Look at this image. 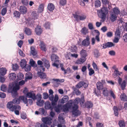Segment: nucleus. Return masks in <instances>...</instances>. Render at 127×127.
<instances>
[{"mask_svg":"<svg viewBox=\"0 0 127 127\" xmlns=\"http://www.w3.org/2000/svg\"><path fill=\"white\" fill-rule=\"evenodd\" d=\"M77 47L75 45H73L71 47V52H76L77 51Z\"/></svg>","mask_w":127,"mask_h":127,"instance_id":"obj_56","label":"nucleus"},{"mask_svg":"<svg viewBox=\"0 0 127 127\" xmlns=\"http://www.w3.org/2000/svg\"><path fill=\"white\" fill-rule=\"evenodd\" d=\"M113 109L114 110V113L115 115L116 116H117L118 114L117 108L116 106H114L113 108Z\"/></svg>","mask_w":127,"mask_h":127,"instance_id":"obj_49","label":"nucleus"},{"mask_svg":"<svg viewBox=\"0 0 127 127\" xmlns=\"http://www.w3.org/2000/svg\"><path fill=\"white\" fill-rule=\"evenodd\" d=\"M96 85L98 90H102L103 88V86L102 82H98L97 83Z\"/></svg>","mask_w":127,"mask_h":127,"instance_id":"obj_19","label":"nucleus"},{"mask_svg":"<svg viewBox=\"0 0 127 127\" xmlns=\"http://www.w3.org/2000/svg\"><path fill=\"white\" fill-rule=\"evenodd\" d=\"M117 17V16L116 15L113 13L111 14L110 18L111 21L114 22L116 19Z\"/></svg>","mask_w":127,"mask_h":127,"instance_id":"obj_25","label":"nucleus"},{"mask_svg":"<svg viewBox=\"0 0 127 127\" xmlns=\"http://www.w3.org/2000/svg\"><path fill=\"white\" fill-rule=\"evenodd\" d=\"M30 64L32 66L35 67L36 66V64L32 59H31L30 60Z\"/></svg>","mask_w":127,"mask_h":127,"instance_id":"obj_47","label":"nucleus"},{"mask_svg":"<svg viewBox=\"0 0 127 127\" xmlns=\"http://www.w3.org/2000/svg\"><path fill=\"white\" fill-rule=\"evenodd\" d=\"M37 74L40 78L45 79L46 77V73L43 72L45 70V68L43 66L38 67L37 68Z\"/></svg>","mask_w":127,"mask_h":127,"instance_id":"obj_4","label":"nucleus"},{"mask_svg":"<svg viewBox=\"0 0 127 127\" xmlns=\"http://www.w3.org/2000/svg\"><path fill=\"white\" fill-rule=\"evenodd\" d=\"M13 84H9L8 90V92L9 93H13Z\"/></svg>","mask_w":127,"mask_h":127,"instance_id":"obj_43","label":"nucleus"},{"mask_svg":"<svg viewBox=\"0 0 127 127\" xmlns=\"http://www.w3.org/2000/svg\"><path fill=\"white\" fill-rule=\"evenodd\" d=\"M7 70L5 68H1L0 69V75L4 76L6 73Z\"/></svg>","mask_w":127,"mask_h":127,"instance_id":"obj_26","label":"nucleus"},{"mask_svg":"<svg viewBox=\"0 0 127 127\" xmlns=\"http://www.w3.org/2000/svg\"><path fill=\"white\" fill-rule=\"evenodd\" d=\"M94 53L95 57L96 58L100 56L99 51L97 49H95L94 51Z\"/></svg>","mask_w":127,"mask_h":127,"instance_id":"obj_36","label":"nucleus"},{"mask_svg":"<svg viewBox=\"0 0 127 127\" xmlns=\"http://www.w3.org/2000/svg\"><path fill=\"white\" fill-rule=\"evenodd\" d=\"M42 98L41 95L40 94H38L36 95V99L37 101L41 100Z\"/></svg>","mask_w":127,"mask_h":127,"instance_id":"obj_57","label":"nucleus"},{"mask_svg":"<svg viewBox=\"0 0 127 127\" xmlns=\"http://www.w3.org/2000/svg\"><path fill=\"white\" fill-rule=\"evenodd\" d=\"M31 54L33 56H36L37 54V52L34 47L32 46L31 47Z\"/></svg>","mask_w":127,"mask_h":127,"instance_id":"obj_32","label":"nucleus"},{"mask_svg":"<svg viewBox=\"0 0 127 127\" xmlns=\"http://www.w3.org/2000/svg\"><path fill=\"white\" fill-rule=\"evenodd\" d=\"M40 46V49L44 51H46V46L43 42H41Z\"/></svg>","mask_w":127,"mask_h":127,"instance_id":"obj_28","label":"nucleus"},{"mask_svg":"<svg viewBox=\"0 0 127 127\" xmlns=\"http://www.w3.org/2000/svg\"><path fill=\"white\" fill-rule=\"evenodd\" d=\"M80 55L81 57L83 58H86V57L88 55L86 51L83 49L80 52Z\"/></svg>","mask_w":127,"mask_h":127,"instance_id":"obj_16","label":"nucleus"},{"mask_svg":"<svg viewBox=\"0 0 127 127\" xmlns=\"http://www.w3.org/2000/svg\"><path fill=\"white\" fill-rule=\"evenodd\" d=\"M108 12L107 8L104 7H103L101 9L97 11L99 17L102 19L103 22L105 20Z\"/></svg>","mask_w":127,"mask_h":127,"instance_id":"obj_2","label":"nucleus"},{"mask_svg":"<svg viewBox=\"0 0 127 127\" xmlns=\"http://www.w3.org/2000/svg\"><path fill=\"white\" fill-rule=\"evenodd\" d=\"M37 124L38 125H39L40 127H48L44 123L40 124L39 123H37Z\"/></svg>","mask_w":127,"mask_h":127,"instance_id":"obj_63","label":"nucleus"},{"mask_svg":"<svg viewBox=\"0 0 127 127\" xmlns=\"http://www.w3.org/2000/svg\"><path fill=\"white\" fill-rule=\"evenodd\" d=\"M93 105L92 102L91 101H87L85 103V106L88 108H92Z\"/></svg>","mask_w":127,"mask_h":127,"instance_id":"obj_27","label":"nucleus"},{"mask_svg":"<svg viewBox=\"0 0 127 127\" xmlns=\"http://www.w3.org/2000/svg\"><path fill=\"white\" fill-rule=\"evenodd\" d=\"M102 94L105 96H107L108 95V91L106 88H104L103 90Z\"/></svg>","mask_w":127,"mask_h":127,"instance_id":"obj_34","label":"nucleus"},{"mask_svg":"<svg viewBox=\"0 0 127 127\" xmlns=\"http://www.w3.org/2000/svg\"><path fill=\"white\" fill-rule=\"evenodd\" d=\"M80 101V99L79 98H76L73 101L72 100H70L66 103H68L71 107L72 104L74 103V105L72 107L71 112L72 115H74V116H77L80 114V112L78 110V106L77 105Z\"/></svg>","mask_w":127,"mask_h":127,"instance_id":"obj_1","label":"nucleus"},{"mask_svg":"<svg viewBox=\"0 0 127 127\" xmlns=\"http://www.w3.org/2000/svg\"><path fill=\"white\" fill-rule=\"evenodd\" d=\"M22 3L23 4L26 6H27L29 4L28 0H22Z\"/></svg>","mask_w":127,"mask_h":127,"instance_id":"obj_61","label":"nucleus"},{"mask_svg":"<svg viewBox=\"0 0 127 127\" xmlns=\"http://www.w3.org/2000/svg\"><path fill=\"white\" fill-rule=\"evenodd\" d=\"M120 29L117 28L115 33V36L120 38Z\"/></svg>","mask_w":127,"mask_h":127,"instance_id":"obj_35","label":"nucleus"},{"mask_svg":"<svg viewBox=\"0 0 127 127\" xmlns=\"http://www.w3.org/2000/svg\"><path fill=\"white\" fill-rule=\"evenodd\" d=\"M90 44V38L88 36H87L86 38L84 39L82 42V45L85 47L88 46Z\"/></svg>","mask_w":127,"mask_h":127,"instance_id":"obj_12","label":"nucleus"},{"mask_svg":"<svg viewBox=\"0 0 127 127\" xmlns=\"http://www.w3.org/2000/svg\"><path fill=\"white\" fill-rule=\"evenodd\" d=\"M94 33H95L96 35L95 38V40H96L97 42H99L100 41V39L99 36L100 33L99 31L97 30H95L92 32V34L93 35H94Z\"/></svg>","mask_w":127,"mask_h":127,"instance_id":"obj_10","label":"nucleus"},{"mask_svg":"<svg viewBox=\"0 0 127 127\" xmlns=\"http://www.w3.org/2000/svg\"><path fill=\"white\" fill-rule=\"evenodd\" d=\"M18 79L21 80L23 79L24 78V75L22 73H19L17 76Z\"/></svg>","mask_w":127,"mask_h":127,"instance_id":"obj_52","label":"nucleus"},{"mask_svg":"<svg viewBox=\"0 0 127 127\" xmlns=\"http://www.w3.org/2000/svg\"><path fill=\"white\" fill-rule=\"evenodd\" d=\"M26 62L25 59L22 60L21 62L20 65L21 67L23 68L27 64Z\"/></svg>","mask_w":127,"mask_h":127,"instance_id":"obj_38","label":"nucleus"},{"mask_svg":"<svg viewBox=\"0 0 127 127\" xmlns=\"http://www.w3.org/2000/svg\"><path fill=\"white\" fill-rule=\"evenodd\" d=\"M19 67L17 64H16L14 65L13 64L12 69L15 71H16L18 69Z\"/></svg>","mask_w":127,"mask_h":127,"instance_id":"obj_55","label":"nucleus"},{"mask_svg":"<svg viewBox=\"0 0 127 127\" xmlns=\"http://www.w3.org/2000/svg\"><path fill=\"white\" fill-rule=\"evenodd\" d=\"M32 78V74L30 72L27 73L26 74L25 81H27L28 80L31 79Z\"/></svg>","mask_w":127,"mask_h":127,"instance_id":"obj_24","label":"nucleus"},{"mask_svg":"<svg viewBox=\"0 0 127 127\" xmlns=\"http://www.w3.org/2000/svg\"><path fill=\"white\" fill-rule=\"evenodd\" d=\"M101 2L99 0H96L95 2V5L96 7H99L101 6Z\"/></svg>","mask_w":127,"mask_h":127,"instance_id":"obj_44","label":"nucleus"},{"mask_svg":"<svg viewBox=\"0 0 127 127\" xmlns=\"http://www.w3.org/2000/svg\"><path fill=\"white\" fill-rule=\"evenodd\" d=\"M13 13L14 16L16 17H19L20 16V13L17 11H15Z\"/></svg>","mask_w":127,"mask_h":127,"instance_id":"obj_54","label":"nucleus"},{"mask_svg":"<svg viewBox=\"0 0 127 127\" xmlns=\"http://www.w3.org/2000/svg\"><path fill=\"white\" fill-rule=\"evenodd\" d=\"M118 124L120 127H125V123L124 120L120 121Z\"/></svg>","mask_w":127,"mask_h":127,"instance_id":"obj_39","label":"nucleus"},{"mask_svg":"<svg viewBox=\"0 0 127 127\" xmlns=\"http://www.w3.org/2000/svg\"><path fill=\"white\" fill-rule=\"evenodd\" d=\"M74 18L77 22L80 21L84 20L86 18V16L85 14H81L80 12L78 11H76L75 13L72 14Z\"/></svg>","mask_w":127,"mask_h":127,"instance_id":"obj_3","label":"nucleus"},{"mask_svg":"<svg viewBox=\"0 0 127 127\" xmlns=\"http://www.w3.org/2000/svg\"><path fill=\"white\" fill-rule=\"evenodd\" d=\"M69 98V97L67 95L64 96L62 99L61 102L63 103H66L68 101Z\"/></svg>","mask_w":127,"mask_h":127,"instance_id":"obj_31","label":"nucleus"},{"mask_svg":"<svg viewBox=\"0 0 127 127\" xmlns=\"http://www.w3.org/2000/svg\"><path fill=\"white\" fill-rule=\"evenodd\" d=\"M71 108L70 106L69 105L68 103H66L63 107L64 111L66 112L68 111L69 109Z\"/></svg>","mask_w":127,"mask_h":127,"instance_id":"obj_23","label":"nucleus"},{"mask_svg":"<svg viewBox=\"0 0 127 127\" xmlns=\"http://www.w3.org/2000/svg\"><path fill=\"white\" fill-rule=\"evenodd\" d=\"M32 17L34 19L37 18L38 16V14L35 11H33L32 13Z\"/></svg>","mask_w":127,"mask_h":127,"instance_id":"obj_40","label":"nucleus"},{"mask_svg":"<svg viewBox=\"0 0 127 127\" xmlns=\"http://www.w3.org/2000/svg\"><path fill=\"white\" fill-rule=\"evenodd\" d=\"M42 121L45 124L47 125H50L52 122V119L50 117H45L43 118Z\"/></svg>","mask_w":127,"mask_h":127,"instance_id":"obj_9","label":"nucleus"},{"mask_svg":"<svg viewBox=\"0 0 127 127\" xmlns=\"http://www.w3.org/2000/svg\"><path fill=\"white\" fill-rule=\"evenodd\" d=\"M123 39L125 42H127V33L125 34L123 36Z\"/></svg>","mask_w":127,"mask_h":127,"instance_id":"obj_64","label":"nucleus"},{"mask_svg":"<svg viewBox=\"0 0 127 127\" xmlns=\"http://www.w3.org/2000/svg\"><path fill=\"white\" fill-rule=\"evenodd\" d=\"M89 75L90 76H92L95 73L94 70L91 68H89Z\"/></svg>","mask_w":127,"mask_h":127,"instance_id":"obj_58","label":"nucleus"},{"mask_svg":"<svg viewBox=\"0 0 127 127\" xmlns=\"http://www.w3.org/2000/svg\"><path fill=\"white\" fill-rule=\"evenodd\" d=\"M54 106L52 105L51 106L50 103L49 101L46 102L45 103V107L46 109H50L52 110L53 108V106Z\"/></svg>","mask_w":127,"mask_h":127,"instance_id":"obj_17","label":"nucleus"},{"mask_svg":"<svg viewBox=\"0 0 127 127\" xmlns=\"http://www.w3.org/2000/svg\"><path fill=\"white\" fill-rule=\"evenodd\" d=\"M7 107L12 112L16 109H18L19 110L21 109V107L20 106L13 105L12 102H8V103Z\"/></svg>","mask_w":127,"mask_h":127,"instance_id":"obj_7","label":"nucleus"},{"mask_svg":"<svg viewBox=\"0 0 127 127\" xmlns=\"http://www.w3.org/2000/svg\"><path fill=\"white\" fill-rule=\"evenodd\" d=\"M24 32L27 35H30L32 34L31 30L28 28L26 27L25 28Z\"/></svg>","mask_w":127,"mask_h":127,"instance_id":"obj_22","label":"nucleus"},{"mask_svg":"<svg viewBox=\"0 0 127 127\" xmlns=\"http://www.w3.org/2000/svg\"><path fill=\"white\" fill-rule=\"evenodd\" d=\"M20 89V87L18 85H16L15 86H13V92H14L15 93H16L17 91L19 90Z\"/></svg>","mask_w":127,"mask_h":127,"instance_id":"obj_37","label":"nucleus"},{"mask_svg":"<svg viewBox=\"0 0 127 127\" xmlns=\"http://www.w3.org/2000/svg\"><path fill=\"white\" fill-rule=\"evenodd\" d=\"M44 103V101L43 100H40L37 101L36 103L38 106H41L43 105Z\"/></svg>","mask_w":127,"mask_h":127,"instance_id":"obj_41","label":"nucleus"},{"mask_svg":"<svg viewBox=\"0 0 127 127\" xmlns=\"http://www.w3.org/2000/svg\"><path fill=\"white\" fill-rule=\"evenodd\" d=\"M121 86L122 89V90H124L126 86V82L125 80H124L122 83L119 85Z\"/></svg>","mask_w":127,"mask_h":127,"instance_id":"obj_46","label":"nucleus"},{"mask_svg":"<svg viewBox=\"0 0 127 127\" xmlns=\"http://www.w3.org/2000/svg\"><path fill=\"white\" fill-rule=\"evenodd\" d=\"M43 30L40 26H37L35 28V32L36 35H39L42 33Z\"/></svg>","mask_w":127,"mask_h":127,"instance_id":"obj_13","label":"nucleus"},{"mask_svg":"<svg viewBox=\"0 0 127 127\" xmlns=\"http://www.w3.org/2000/svg\"><path fill=\"white\" fill-rule=\"evenodd\" d=\"M47 8L49 11H51L54 9L55 6L52 3H49L48 5Z\"/></svg>","mask_w":127,"mask_h":127,"instance_id":"obj_29","label":"nucleus"},{"mask_svg":"<svg viewBox=\"0 0 127 127\" xmlns=\"http://www.w3.org/2000/svg\"><path fill=\"white\" fill-rule=\"evenodd\" d=\"M27 9L26 7L24 6H21L19 8V11L22 14L26 13L27 12Z\"/></svg>","mask_w":127,"mask_h":127,"instance_id":"obj_18","label":"nucleus"},{"mask_svg":"<svg viewBox=\"0 0 127 127\" xmlns=\"http://www.w3.org/2000/svg\"><path fill=\"white\" fill-rule=\"evenodd\" d=\"M7 87L5 85H2L1 87V90L3 92H6L7 90Z\"/></svg>","mask_w":127,"mask_h":127,"instance_id":"obj_53","label":"nucleus"},{"mask_svg":"<svg viewBox=\"0 0 127 127\" xmlns=\"http://www.w3.org/2000/svg\"><path fill=\"white\" fill-rule=\"evenodd\" d=\"M26 96L28 98H32L33 100L36 99L35 94L33 91L27 93Z\"/></svg>","mask_w":127,"mask_h":127,"instance_id":"obj_11","label":"nucleus"},{"mask_svg":"<svg viewBox=\"0 0 127 127\" xmlns=\"http://www.w3.org/2000/svg\"><path fill=\"white\" fill-rule=\"evenodd\" d=\"M103 48L105 49L107 47H111L114 45L113 43L111 42H108L106 43L103 44Z\"/></svg>","mask_w":127,"mask_h":127,"instance_id":"obj_14","label":"nucleus"},{"mask_svg":"<svg viewBox=\"0 0 127 127\" xmlns=\"http://www.w3.org/2000/svg\"><path fill=\"white\" fill-rule=\"evenodd\" d=\"M51 58L52 61H54V63L52 64V65L58 68L59 64L60 63V61L58 60L59 57L56 55L52 54L51 55Z\"/></svg>","mask_w":127,"mask_h":127,"instance_id":"obj_5","label":"nucleus"},{"mask_svg":"<svg viewBox=\"0 0 127 127\" xmlns=\"http://www.w3.org/2000/svg\"><path fill=\"white\" fill-rule=\"evenodd\" d=\"M83 83V86L85 88H86L88 86L89 84V83L87 81H82Z\"/></svg>","mask_w":127,"mask_h":127,"instance_id":"obj_51","label":"nucleus"},{"mask_svg":"<svg viewBox=\"0 0 127 127\" xmlns=\"http://www.w3.org/2000/svg\"><path fill=\"white\" fill-rule=\"evenodd\" d=\"M42 61L44 64L45 66L47 68H49L50 67V65L49 61L45 58L43 59Z\"/></svg>","mask_w":127,"mask_h":127,"instance_id":"obj_20","label":"nucleus"},{"mask_svg":"<svg viewBox=\"0 0 127 127\" xmlns=\"http://www.w3.org/2000/svg\"><path fill=\"white\" fill-rule=\"evenodd\" d=\"M86 58H83L81 57L76 61L75 63L77 64H81L84 62L86 60Z\"/></svg>","mask_w":127,"mask_h":127,"instance_id":"obj_15","label":"nucleus"},{"mask_svg":"<svg viewBox=\"0 0 127 127\" xmlns=\"http://www.w3.org/2000/svg\"><path fill=\"white\" fill-rule=\"evenodd\" d=\"M83 86L82 81L80 82L76 86V87L78 89H79Z\"/></svg>","mask_w":127,"mask_h":127,"instance_id":"obj_50","label":"nucleus"},{"mask_svg":"<svg viewBox=\"0 0 127 127\" xmlns=\"http://www.w3.org/2000/svg\"><path fill=\"white\" fill-rule=\"evenodd\" d=\"M44 6L42 4H40L38 8V11L39 13H41L43 10Z\"/></svg>","mask_w":127,"mask_h":127,"instance_id":"obj_48","label":"nucleus"},{"mask_svg":"<svg viewBox=\"0 0 127 127\" xmlns=\"http://www.w3.org/2000/svg\"><path fill=\"white\" fill-rule=\"evenodd\" d=\"M9 78L10 80H14L17 76L16 74L15 73H11L9 74Z\"/></svg>","mask_w":127,"mask_h":127,"instance_id":"obj_21","label":"nucleus"},{"mask_svg":"<svg viewBox=\"0 0 127 127\" xmlns=\"http://www.w3.org/2000/svg\"><path fill=\"white\" fill-rule=\"evenodd\" d=\"M120 98L122 100L124 101H127V96L125 94H122L120 96Z\"/></svg>","mask_w":127,"mask_h":127,"instance_id":"obj_33","label":"nucleus"},{"mask_svg":"<svg viewBox=\"0 0 127 127\" xmlns=\"http://www.w3.org/2000/svg\"><path fill=\"white\" fill-rule=\"evenodd\" d=\"M114 13L115 14L117 15L119 14L120 13V11L117 7H115L113 9Z\"/></svg>","mask_w":127,"mask_h":127,"instance_id":"obj_42","label":"nucleus"},{"mask_svg":"<svg viewBox=\"0 0 127 127\" xmlns=\"http://www.w3.org/2000/svg\"><path fill=\"white\" fill-rule=\"evenodd\" d=\"M81 32L84 35H86L89 32L88 29L85 27H84L82 29Z\"/></svg>","mask_w":127,"mask_h":127,"instance_id":"obj_30","label":"nucleus"},{"mask_svg":"<svg viewBox=\"0 0 127 127\" xmlns=\"http://www.w3.org/2000/svg\"><path fill=\"white\" fill-rule=\"evenodd\" d=\"M19 99L23 101L25 104H26V106H28V105H32L33 103V101L32 99H27V97L23 96H21L19 97Z\"/></svg>","mask_w":127,"mask_h":127,"instance_id":"obj_8","label":"nucleus"},{"mask_svg":"<svg viewBox=\"0 0 127 127\" xmlns=\"http://www.w3.org/2000/svg\"><path fill=\"white\" fill-rule=\"evenodd\" d=\"M66 0H60V4L62 6H64L66 4Z\"/></svg>","mask_w":127,"mask_h":127,"instance_id":"obj_59","label":"nucleus"},{"mask_svg":"<svg viewBox=\"0 0 127 127\" xmlns=\"http://www.w3.org/2000/svg\"><path fill=\"white\" fill-rule=\"evenodd\" d=\"M58 120L60 122H63L64 119L63 117L61 114L59 115L58 117Z\"/></svg>","mask_w":127,"mask_h":127,"instance_id":"obj_62","label":"nucleus"},{"mask_svg":"<svg viewBox=\"0 0 127 127\" xmlns=\"http://www.w3.org/2000/svg\"><path fill=\"white\" fill-rule=\"evenodd\" d=\"M7 12V9L6 8H4L2 9L1 14L2 16H4L6 13Z\"/></svg>","mask_w":127,"mask_h":127,"instance_id":"obj_60","label":"nucleus"},{"mask_svg":"<svg viewBox=\"0 0 127 127\" xmlns=\"http://www.w3.org/2000/svg\"><path fill=\"white\" fill-rule=\"evenodd\" d=\"M49 100L52 101L51 104L52 106H55L57 104V102L59 99L58 95H56L54 98L53 95H49L48 97Z\"/></svg>","mask_w":127,"mask_h":127,"instance_id":"obj_6","label":"nucleus"},{"mask_svg":"<svg viewBox=\"0 0 127 127\" xmlns=\"http://www.w3.org/2000/svg\"><path fill=\"white\" fill-rule=\"evenodd\" d=\"M23 68L26 71H30L31 69V66L28 64L27 65Z\"/></svg>","mask_w":127,"mask_h":127,"instance_id":"obj_45","label":"nucleus"}]
</instances>
